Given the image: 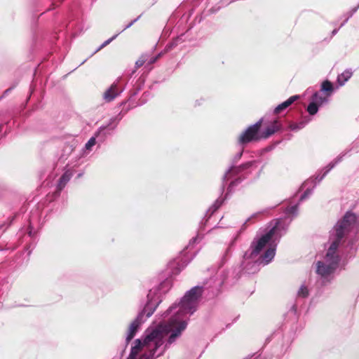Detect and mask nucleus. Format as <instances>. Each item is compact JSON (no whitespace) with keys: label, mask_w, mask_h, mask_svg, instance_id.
I'll use <instances>...</instances> for the list:
<instances>
[{"label":"nucleus","mask_w":359,"mask_h":359,"mask_svg":"<svg viewBox=\"0 0 359 359\" xmlns=\"http://www.w3.org/2000/svg\"><path fill=\"white\" fill-rule=\"evenodd\" d=\"M280 128V124L278 120H275L262 133V137L264 139L269 138Z\"/></svg>","instance_id":"nucleus-9"},{"label":"nucleus","mask_w":359,"mask_h":359,"mask_svg":"<svg viewBox=\"0 0 359 359\" xmlns=\"http://www.w3.org/2000/svg\"><path fill=\"white\" fill-rule=\"evenodd\" d=\"M186 321H178L175 318L170 319L167 323L161 324L156 329L147 334L143 341L136 339L135 345L132 347L128 359H153L158 349L163 344V338L170 333L165 348L172 344L187 327Z\"/></svg>","instance_id":"nucleus-1"},{"label":"nucleus","mask_w":359,"mask_h":359,"mask_svg":"<svg viewBox=\"0 0 359 359\" xmlns=\"http://www.w3.org/2000/svg\"><path fill=\"white\" fill-rule=\"evenodd\" d=\"M252 162H247L245 163H243L238 167H233L231 168V172L233 173H238L245 169L249 168L252 165Z\"/></svg>","instance_id":"nucleus-16"},{"label":"nucleus","mask_w":359,"mask_h":359,"mask_svg":"<svg viewBox=\"0 0 359 359\" xmlns=\"http://www.w3.org/2000/svg\"><path fill=\"white\" fill-rule=\"evenodd\" d=\"M263 120L260 119L255 124L250 126L238 137V142L241 144H246L254 141L261 140L262 135H259V130L262 126Z\"/></svg>","instance_id":"nucleus-4"},{"label":"nucleus","mask_w":359,"mask_h":359,"mask_svg":"<svg viewBox=\"0 0 359 359\" xmlns=\"http://www.w3.org/2000/svg\"><path fill=\"white\" fill-rule=\"evenodd\" d=\"M337 266L334 264L329 263L325 264L322 262H318L316 272L322 276H327L334 271Z\"/></svg>","instance_id":"nucleus-6"},{"label":"nucleus","mask_w":359,"mask_h":359,"mask_svg":"<svg viewBox=\"0 0 359 359\" xmlns=\"http://www.w3.org/2000/svg\"><path fill=\"white\" fill-rule=\"evenodd\" d=\"M325 101V98L319 96L316 93L313 95V102H311L308 107L307 111L310 115H315L318 111V107L323 104Z\"/></svg>","instance_id":"nucleus-7"},{"label":"nucleus","mask_w":359,"mask_h":359,"mask_svg":"<svg viewBox=\"0 0 359 359\" xmlns=\"http://www.w3.org/2000/svg\"><path fill=\"white\" fill-rule=\"evenodd\" d=\"M240 182H241V180L239 179H238L236 181L231 182L230 186L236 185L238 183H239Z\"/></svg>","instance_id":"nucleus-28"},{"label":"nucleus","mask_w":359,"mask_h":359,"mask_svg":"<svg viewBox=\"0 0 359 359\" xmlns=\"http://www.w3.org/2000/svg\"><path fill=\"white\" fill-rule=\"evenodd\" d=\"M121 93L117 83H113L103 94V98L107 102L114 100Z\"/></svg>","instance_id":"nucleus-8"},{"label":"nucleus","mask_w":359,"mask_h":359,"mask_svg":"<svg viewBox=\"0 0 359 359\" xmlns=\"http://www.w3.org/2000/svg\"><path fill=\"white\" fill-rule=\"evenodd\" d=\"M11 89H6V90L4 92V93H6L7 92H8Z\"/></svg>","instance_id":"nucleus-31"},{"label":"nucleus","mask_w":359,"mask_h":359,"mask_svg":"<svg viewBox=\"0 0 359 359\" xmlns=\"http://www.w3.org/2000/svg\"><path fill=\"white\" fill-rule=\"evenodd\" d=\"M154 311H151V312H149L147 314V317H149L152 313H153Z\"/></svg>","instance_id":"nucleus-30"},{"label":"nucleus","mask_w":359,"mask_h":359,"mask_svg":"<svg viewBox=\"0 0 359 359\" xmlns=\"http://www.w3.org/2000/svg\"><path fill=\"white\" fill-rule=\"evenodd\" d=\"M141 324L140 320L139 318H137L135 320H133L128 327V334L126 338L128 341H130L134 336L135 335L136 332L137 331L140 325Z\"/></svg>","instance_id":"nucleus-10"},{"label":"nucleus","mask_w":359,"mask_h":359,"mask_svg":"<svg viewBox=\"0 0 359 359\" xmlns=\"http://www.w3.org/2000/svg\"><path fill=\"white\" fill-rule=\"evenodd\" d=\"M286 108L285 107V106L283 105V103L278 104L274 109L273 111V114H280L282 111H283L284 109H285Z\"/></svg>","instance_id":"nucleus-24"},{"label":"nucleus","mask_w":359,"mask_h":359,"mask_svg":"<svg viewBox=\"0 0 359 359\" xmlns=\"http://www.w3.org/2000/svg\"><path fill=\"white\" fill-rule=\"evenodd\" d=\"M147 60L148 55L147 54H142V55H140L137 60L135 62V69L133 71L132 73L134 74L137 69L142 67L144 64L147 65Z\"/></svg>","instance_id":"nucleus-14"},{"label":"nucleus","mask_w":359,"mask_h":359,"mask_svg":"<svg viewBox=\"0 0 359 359\" xmlns=\"http://www.w3.org/2000/svg\"><path fill=\"white\" fill-rule=\"evenodd\" d=\"M70 180V175L67 172L64 173L60 178L58 183V190L60 191L66 185L67 182Z\"/></svg>","instance_id":"nucleus-15"},{"label":"nucleus","mask_w":359,"mask_h":359,"mask_svg":"<svg viewBox=\"0 0 359 359\" xmlns=\"http://www.w3.org/2000/svg\"><path fill=\"white\" fill-rule=\"evenodd\" d=\"M275 256V248H269L264 253L259 257L260 262H264L265 264L269 263Z\"/></svg>","instance_id":"nucleus-11"},{"label":"nucleus","mask_w":359,"mask_h":359,"mask_svg":"<svg viewBox=\"0 0 359 359\" xmlns=\"http://www.w3.org/2000/svg\"><path fill=\"white\" fill-rule=\"evenodd\" d=\"M299 99L298 95H293L289 97L286 101L283 102V104L285 108L290 107L293 102Z\"/></svg>","instance_id":"nucleus-19"},{"label":"nucleus","mask_w":359,"mask_h":359,"mask_svg":"<svg viewBox=\"0 0 359 359\" xmlns=\"http://www.w3.org/2000/svg\"><path fill=\"white\" fill-rule=\"evenodd\" d=\"M299 99L298 95H293L289 97L286 101L283 102V104L285 108L290 107L293 102Z\"/></svg>","instance_id":"nucleus-20"},{"label":"nucleus","mask_w":359,"mask_h":359,"mask_svg":"<svg viewBox=\"0 0 359 359\" xmlns=\"http://www.w3.org/2000/svg\"><path fill=\"white\" fill-rule=\"evenodd\" d=\"M326 259L330 263L334 264V265L338 266L339 257L334 250L330 251V249H328L326 254Z\"/></svg>","instance_id":"nucleus-12"},{"label":"nucleus","mask_w":359,"mask_h":359,"mask_svg":"<svg viewBox=\"0 0 359 359\" xmlns=\"http://www.w3.org/2000/svg\"><path fill=\"white\" fill-rule=\"evenodd\" d=\"M352 72L349 70H345L339 74L337 77V82L339 86H343L352 76Z\"/></svg>","instance_id":"nucleus-13"},{"label":"nucleus","mask_w":359,"mask_h":359,"mask_svg":"<svg viewBox=\"0 0 359 359\" xmlns=\"http://www.w3.org/2000/svg\"><path fill=\"white\" fill-rule=\"evenodd\" d=\"M321 90L327 92L330 95L333 90L332 83L327 80L323 81L321 86Z\"/></svg>","instance_id":"nucleus-18"},{"label":"nucleus","mask_w":359,"mask_h":359,"mask_svg":"<svg viewBox=\"0 0 359 359\" xmlns=\"http://www.w3.org/2000/svg\"><path fill=\"white\" fill-rule=\"evenodd\" d=\"M275 233V228H272L266 233L263 235L256 243H253L251 245L252 248V252L249 256V258H255L262 250L266 247V244L271 240L273 236Z\"/></svg>","instance_id":"nucleus-5"},{"label":"nucleus","mask_w":359,"mask_h":359,"mask_svg":"<svg viewBox=\"0 0 359 359\" xmlns=\"http://www.w3.org/2000/svg\"><path fill=\"white\" fill-rule=\"evenodd\" d=\"M141 17V15H139L136 19H135L134 20H133L127 27L126 28H128L130 27H131Z\"/></svg>","instance_id":"nucleus-27"},{"label":"nucleus","mask_w":359,"mask_h":359,"mask_svg":"<svg viewBox=\"0 0 359 359\" xmlns=\"http://www.w3.org/2000/svg\"><path fill=\"white\" fill-rule=\"evenodd\" d=\"M117 36V34L114 35V36H112L111 38L109 39L108 40L105 41L100 46V48L97 49V50H100L101 49H102L104 47H105L106 46H107L108 44H109L114 39H116V37Z\"/></svg>","instance_id":"nucleus-23"},{"label":"nucleus","mask_w":359,"mask_h":359,"mask_svg":"<svg viewBox=\"0 0 359 359\" xmlns=\"http://www.w3.org/2000/svg\"><path fill=\"white\" fill-rule=\"evenodd\" d=\"M344 238H339L337 233H335V238L334 240L332 241V243H331L329 249H330V251L332 250H334V252H337V250L341 243V241Z\"/></svg>","instance_id":"nucleus-17"},{"label":"nucleus","mask_w":359,"mask_h":359,"mask_svg":"<svg viewBox=\"0 0 359 359\" xmlns=\"http://www.w3.org/2000/svg\"><path fill=\"white\" fill-rule=\"evenodd\" d=\"M303 126H304V125L302 123H292L290 124L289 128L291 130H298L302 129L303 128Z\"/></svg>","instance_id":"nucleus-21"},{"label":"nucleus","mask_w":359,"mask_h":359,"mask_svg":"<svg viewBox=\"0 0 359 359\" xmlns=\"http://www.w3.org/2000/svg\"><path fill=\"white\" fill-rule=\"evenodd\" d=\"M163 53H161L159 54H158L156 57H158V60L162 56Z\"/></svg>","instance_id":"nucleus-29"},{"label":"nucleus","mask_w":359,"mask_h":359,"mask_svg":"<svg viewBox=\"0 0 359 359\" xmlns=\"http://www.w3.org/2000/svg\"><path fill=\"white\" fill-rule=\"evenodd\" d=\"M95 144V138L91 137L86 144V149H89L91 147Z\"/></svg>","instance_id":"nucleus-25"},{"label":"nucleus","mask_w":359,"mask_h":359,"mask_svg":"<svg viewBox=\"0 0 359 359\" xmlns=\"http://www.w3.org/2000/svg\"><path fill=\"white\" fill-rule=\"evenodd\" d=\"M357 222V216L355 213L348 211L341 219L339 220L334 226V231L339 238L347 236L353 229Z\"/></svg>","instance_id":"nucleus-3"},{"label":"nucleus","mask_w":359,"mask_h":359,"mask_svg":"<svg viewBox=\"0 0 359 359\" xmlns=\"http://www.w3.org/2000/svg\"><path fill=\"white\" fill-rule=\"evenodd\" d=\"M298 294L303 297H306L309 294V291L306 287L302 286L298 292Z\"/></svg>","instance_id":"nucleus-22"},{"label":"nucleus","mask_w":359,"mask_h":359,"mask_svg":"<svg viewBox=\"0 0 359 359\" xmlns=\"http://www.w3.org/2000/svg\"><path fill=\"white\" fill-rule=\"evenodd\" d=\"M203 292L202 287H194L191 288L182 298L180 303V308L184 313H193L197 306L198 301Z\"/></svg>","instance_id":"nucleus-2"},{"label":"nucleus","mask_w":359,"mask_h":359,"mask_svg":"<svg viewBox=\"0 0 359 359\" xmlns=\"http://www.w3.org/2000/svg\"><path fill=\"white\" fill-rule=\"evenodd\" d=\"M157 60H158V57H151L150 58L148 57V60L147 62V66L153 65Z\"/></svg>","instance_id":"nucleus-26"}]
</instances>
